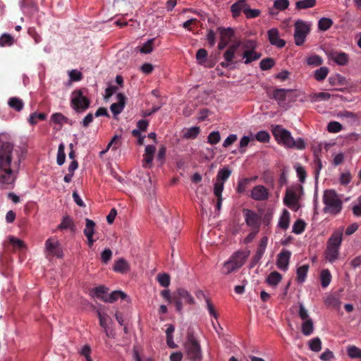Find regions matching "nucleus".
<instances>
[{
  "instance_id": "ea45409f",
  "label": "nucleus",
  "mask_w": 361,
  "mask_h": 361,
  "mask_svg": "<svg viewBox=\"0 0 361 361\" xmlns=\"http://www.w3.org/2000/svg\"><path fill=\"white\" fill-rule=\"evenodd\" d=\"M238 269V267H235V264L229 259L225 262L221 269V272L224 274H229L231 272Z\"/></svg>"
},
{
  "instance_id": "774afa93",
  "label": "nucleus",
  "mask_w": 361,
  "mask_h": 361,
  "mask_svg": "<svg viewBox=\"0 0 361 361\" xmlns=\"http://www.w3.org/2000/svg\"><path fill=\"white\" fill-rule=\"evenodd\" d=\"M224 190V183L216 181L214 187V193L216 197H222V192Z\"/></svg>"
},
{
  "instance_id": "e2e57ef3",
  "label": "nucleus",
  "mask_w": 361,
  "mask_h": 361,
  "mask_svg": "<svg viewBox=\"0 0 361 361\" xmlns=\"http://www.w3.org/2000/svg\"><path fill=\"white\" fill-rule=\"evenodd\" d=\"M255 138L259 142H267L270 139V136L267 131L261 130L256 134Z\"/></svg>"
},
{
  "instance_id": "a211bd4d",
  "label": "nucleus",
  "mask_w": 361,
  "mask_h": 361,
  "mask_svg": "<svg viewBox=\"0 0 361 361\" xmlns=\"http://www.w3.org/2000/svg\"><path fill=\"white\" fill-rule=\"evenodd\" d=\"M248 4L247 0H238L231 6V11L234 18H237L240 15L243 11L245 13V11L247 9Z\"/></svg>"
},
{
  "instance_id": "f03ea898",
  "label": "nucleus",
  "mask_w": 361,
  "mask_h": 361,
  "mask_svg": "<svg viewBox=\"0 0 361 361\" xmlns=\"http://www.w3.org/2000/svg\"><path fill=\"white\" fill-rule=\"evenodd\" d=\"M343 241V228L335 231L329 237L324 252L325 258L331 263L338 259L339 250Z\"/></svg>"
},
{
  "instance_id": "603ef678",
  "label": "nucleus",
  "mask_w": 361,
  "mask_h": 361,
  "mask_svg": "<svg viewBox=\"0 0 361 361\" xmlns=\"http://www.w3.org/2000/svg\"><path fill=\"white\" fill-rule=\"evenodd\" d=\"M342 125L337 121H331L329 123L327 126V130L329 133H338L342 130Z\"/></svg>"
},
{
  "instance_id": "6e6552de",
  "label": "nucleus",
  "mask_w": 361,
  "mask_h": 361,
  "mask_svg": "<svg viewBox=\"0 0 361 361\" xmlns=\"http://www.w3.org/2000/svg\"><path fill=\"white\" fill-rule=\"evenodd\" d=\"M273 134L279 142L283 143L287 147L290 148L294 144V138L290 133L279 126L274 128Z\"/></svg>"
},
{
  "instance_id": "a18cd8bd",
  "label": "nucleus",
  "mask_w": 361,
  "mask_h": 361,
  "mask_svg": "<svg viewBox=\"0 0 361 361\" xmlns=\"http://www.w3.org/2000/svg\"><path fill=\"white\" fill-rule=\"evenodd\" d=\"M200 133V127L195 126L187 130L184 133V137L187 139H195Z\"/></svg>"
},
{
  "instance_id": "09e8293b",
  "label": "nucleus",
  "mask_w": 361,
  "mask_h": 361,
  "mask_svg": "<svg viewBox=\"0 0 361 361\" xmlns=\"http://www.w3.org/2000/svg\"><path fill=\"white\" fill-rule=\"evenodd\" d=\"M275 64L274 60L271 58H266L261 61L260 68L263 71L271 69Z\"/></svg>"
},
{
  "instance_id": "f704fd0d",
  "label": "nucleus",
  "mask_w": 361,
  "mask_h": 361,
  "mask_svg": "<svg viewBox=\"0 0 361 361\" xmlns=\"http://www.w3.org/2000/svg\"><path fill=\"white\" fill-rule=\"evenodd\" d=\"M231 174V171L227 167H224L218 171L216 181L224 183L229 178Z\"/></svg>"
},
{
  "instance_id": "2f4dec72",
  "label": "nucleus",
  "mask_w": 361,
  "mask_h": 361,
  "mask_svg": "<svg viewBox=\"0 0 361 361\" xmlns=\"http://www.w3.org/2000/svg\"><path fill=\"white\" fill-rule=\"evenodd\" d=\"M321 285L323 288H326L331 281V274L329 269H323L320 274Z\"/></svg>"
},
{
  "instance_id": "6ab92c4d",
  "label": "nucleus",
  "mask_w": 361,
  "mask_h": 361,
  "mask_svg": "<svg viewBox=\"0 0 361 361\" xmlns=\"http://www.w3.org/2000/svg\"><path fill=\"white\" fill-rule=\"evenodd\" d=\"M217 30L220 35V39L229 43L234 35L233 30L230 27L224 28L221 27H218Z\"/></svg>"
},
{
  "instance_id": "7ed1b4c3",
  "label": "nucleus",
  "mask_w": 361,
  "mask_h": 361,
  "mask_svg": "<svg viewBox=\"0 0 361 361\" xmlns=\"http://www.w3.org/2000/svg\"><path fill=\"white\" fill-rule=\"evenodd\" d=\"M324 212L337 214L341 212L343 202L334 190H326L323 194Z\"/></svg>"
},
{
  "instance_id": "3c124183",
  "label": "nucleus",
  "mask_w": 361,
  "mask_h": 361,
  "mask_svg": "<svg viewBox=\"0 0 361 361\" xmlns=\"http://www.w3.org/2000/svg\"><path fill=\"white\" fill-rule=\"evenodd\" d=\"M155 39H149L140 48V51L142 54H149L153 50V44Z\"/></svg>"
},
{
  "instance_id": "c756f323",
  "label": "nucleus",
  "mask_w": 361,
  "mask_h": 361,
  "mask_svg": "<svg viewBox=\"0 0 361 361\" xmlns=\"http://www.w3.org/2000/svg\"><path fill=\"white\" fill-rule=\"evenodd\" d=\"M291 91V90L276 89L273 92V98L279 102H285L286 99V94Z\"/></svg>"
},
{
  "instance_id": "5701e85b",
  "label": "nucleus",
  "mask_w": 361,
  "mask_h": 361,
  "mask_svg": "<svg viewBox=\"0 0 361 361\" xmlns=\"http://www.w3.org/2000/svg\"><path fill=\"white\" fill-rule=\"evenodd\" d=\"M262 56L260 53H257L254 50H246L244 51L243 57L245 59L244 63L245 64H249L251 62L259 59Z\"/></svg>"
},
{
  "instance_id": "a878e982",
  "label": "nucleus",
  "mask_w": 361,
  "mask_h": 361,
  "mask_svg": "<svg viewBox=\"0 0 361 361\" xmlns=\"http://www.w3.org/2000/svg\"><path fill=\"white\" fill-rule=\"evenodd\" d=\"M308 270H309V265L308 264H304V265L300 266V267H298L297 269V271H296V274H297L296 281L298 283H303L305 281L306 276H307V274L308 272Z\"/></svg>"
},
{
  "instance_id": "f257e3e1",
  "label": "nucleus",
  "mask_w": 361,
  "mask_h": 361,
  "mask_svg": "<svg viewBox=\"0 0 361 361\" xmlns=\"http://www.w3.org/2000/svg\"><path fill=\"white\" fill-rule=\"evenodd\" d=\"M21 161V155L8 142L0 145V189L13 187Z\"/></svg>"
},
{
  "instance_id": "423d86ee",
  "label": "nucleus",
  "mask_w": 361,
  "mask_h": 361,
  "mask_svg": "<svg viewBox=\"0 0 361 361\" xmlns=\"http://www.w3.org/2000/svg\"><path fill=\"white\" fill-rule=\"evenodd\" d=\"M172 301L175 305L177 312H181L183 309L182 301L189 305L195 304V300L191 294L184 288H178L172 294Z\"/></svg>"
},
{
  "instance_id": "2eb2a0df",
  "label": "nucleus",
  "mask_w": 361,
  "mask_h": 361,
  "mask_svg": "<svg viewBox=\"0 0 361 361\" xmlns=\"http://www.w3.org/2000/svg\"><path fill=\"white\" fill-rule=\"evenodd\" d=\"M116 98L117 102L113 103L110 106V109L114 116L121 114L123 111L126 105V97L124 96L123 94H117Z\"/></svg>"
},
{
  "instance_id": "9b49d317",
  "label": "nucleus",
  "mask_w": 361,
  "mask_h": 361,
  "mask_svg": "<svg viewBox=\"0 0 361 361\" xmlns=\"http://www.w3.org/2000/svg\"><path fill=\"white\" fill-rule=\"evenodd\" d=\"M45 248L49 255L56 256L57 257H61L63 256V252L60 247V244L57 240L53 238H49L45 242Z\"/></svg>"
},
{
  "instance_id": "c85d7f7f",
  "label": "nucleus",
  "mask_w": 361,
  "mask_h": 361,
  "mask_svg": "<svg viewBox=\"0 0 361 361\" xmlns=\"http://www.w3.org/2000/svg\"><path fill=\"white\" fill-rule=\"evenodd\" d=\"M108 290L109 288L105 287L104 286H99L95 288L93 290V292L96 298L104 302V299L106 298L107 295H109Z\"/></svg>"
},
{
  "instance_id": "20e7f679",
  "label": "nucleus",
  "mask_w": 361,
  "mask_h": 361,
  "mask_svg": "<svg viewBox=\"0 0 361 361\" xmlns=\"http://www.w3.org/2000/svg\"><path fill=\"white\" fill-rule=\"evenodd\" d=\"M184 345L187 356L190 361H200L202 360L200 344L195 337L193 331H188L187 339Z\"/></svg>"
},
{
  "instance_id": "cd10ccee",
  "label": "nucleus",
  "mask_w": 361,
  "mask_h": 361,
  "mask_svg": "<svg viewBox=\"0 0 361 361\" xmlns=\"http://www.w3.org/2000/svg\"><path fill=\"white\" fill-rule=\"evenodd\" d=\"M331 95L328 92H317L310 95V99L312 102H317L321 101H327L331 98Z\"/></svg>"
},
{
  "instance_id": "b1692460",
  "label": "nucleus",
  "mask_w": 361,
  "mask_h": 361,
  "mask_svg": "<svg viewBox=\"0 0 361 361\" xmlns=\"http://www.w3.org/2000/svg\"><path fill=\"white\" fill-rule=\"evenodd\" d=\"M331 59L340 66H344L348 61V56L344 52H334L331 54Z\"/></svg>"
},
{
  "instance_id": "5fc2aeb1",
  "label": "nucleus",
  "mask_w": 361,
  "mask_h": 361,
  "mask_svg": "<svg viewBox=\"0 0 361 361\" xmlns=\"http://www.w3.org/2000/svg\"><path fill=\"white\" fill-rule=\"evenodd\" d=\"M307 63L310 66H318L322 64L323 60L318 55H313L307 58Z\"/></svg>"
},
{
  "instance_id": "c9c22d12",
  "label": "nucleus",
  "mask_w": 361,
  "mask_h": 361,
  "mask_svg": "<svg viewBox=\"0 0 361 361\" xmlns=\"http://www.w3.org/2000/svg\"><path fill=\"white\" fill-rule=\"evenodd\" d=\"M95 223L89 219H85V228L83 231L84 235L86 237H90L94 233Z\"/></svg>"
},
{
  "instance_id": "ddd939ff",
  "label": "nucleus",
  "mask_w": 361,
  "mask_h": 361,
  "mask_svg": "<svg viewBox=\"0 0 361 361\" xmlns=\"http://www.w3.org/2000/svg\"><path fill=\"white\" fill-rule=\"evenodd\" d=\"M291 252L289 250H283L277 257L276 265L279 269L286 271L288 267Z\"/></svg>"
},
{
  "instance_id": "69168bd1",
  "label": "nucleus",
  "mask_w": 361,
  "mask_h": 361,
  "mask_svg": "<svg viewBox=\"0 0 361 361\" xmlns=\"http://www.w3.org/2000/svg\"><path fill=\"white\" fill-rule=\"evenodd\" d=\"M260 11L258 9H251L249 6L245 11V15L247 18H254L259 16Z\"/></svg>"
},
{
  "instance_id": "e433bc0d",
  "label": "nucleus",
  "mask_w": 361,
  "mask_h": 361,
  "mask_svg": "<svg viewBox=\"0 0 361 361\" xmlns=\"http://www.w3.org/2000/svg\"><path fill=\"white\" fill-rule=\"evenodd\" d=\"M58 228L60 230H64L68 228L73 230L74 224L72 219L68 216H64L62 219L61 223L58 226Z\"/></svg>"
},
{
  "instance_id": "0eeeda50",
  "label": "nucleus",
  "mask_w": 361,
  "mask_h": 361,
  "mask_svg": "<svg viewBox=\"0 0 361 361\" xmlns=\"http://www.w3.org/2000/svg\"><path fill=\"white\" fill-rule=\"evenodd\" d=\"M310 32V27L309 25L301 20H298L295 23V32L294 39L295 43L297 46H302L305 39L307 35Z\"/></svg>"
},
{
  "instance_id": "4be33fe9",
  "label": "nucleus",
  "mask_w": 361,
  "mask_h": 361,
  "mask_svg": "<svg viewBox=\"0 0 361 361\" xmlns=\"http://www.w3.org/2000/svg\"><path fill=\"white\" fill-rule=\"evenodd\" d=\"M240 44L238 42L233 44L231 45L228 49L224 54V58L227 61L233 62V59L235 58V53L239 47Z\"/></svg>"
},
{
  "instance_id": "6e6d98bb",
  "label": "nucleus",
  "mask_w": 361,
  "mask_h": 361,
  "mask_svg": "<svg viewBox=\"0 0 361 361\" xmlns=\"http://www.w3.org/2000/svg\"><path fill=\"white\" fill-rule=\"evenodd\" d=\"M46 118V114L44 113H33L30 115L29 122L31 125H35L39 120L43 121Z\"/></svg>"
},
{
  "instance_id": "f8f14e48",
  "label": "nucleus",
  "mask_w": 361,
  "mask_h": 361,
  "mask_svg": "<svg viewBox=\"0 0 361 361\" xmlns=\"http://www.w3.org/2000/svg\"><path fill=\"white\" fill-rule=\"evenodd\" d=\"M250 197L256 201H264L269 198V191L262 185H256L251 190Z\"/></svg>"
},
{
  "instance_id": "4d7b16f0",
  "label": "nucleus",
  "mask_w": 361,
  "mask_h": 361,
  "mask_svg": "<svg viewBox=\"0 0 361 361\" xmlns=\"http://www.w3.org/2000/svg\"><path fill=\"white\" fill-rule=\"evenodd\" d=\"M295 168L297 175L299 178L300 181L301 183H304L306 179V176H307V173H306V171H305V168L298 164L297 165H295Z\"/></svg>"
},
{
  "instance_id": "a19ab883",
  "label": "nucleus",
  "mask_w": 361,
  "mask_h": 361,
  "mask_svg": "<svg viewBox=\"0 0 361 361\" xmlns=\"http://www.w3.org/2000/svg\"><path fill=\"white\" fill-rule=\"evenodd\" d=\"M329 73V68L326 66L320 67L319 69L314 71V78L317 81H322L324 80Z\"/></svg>"
},
{
  "instance_id": "72a5a7b5",
  "label": "nucleus",
  "mask_w": 361,
  "mask_h": 361,
  "mask_svg": "<svg viewBox=\"0 0 361 361\" xmlns=\"http://www.w3.org/2000/svg\"><path fill=\"white\" fill-rule=\"evenodd\" d=\"M347 354L351 359H361V349L355 345L348 346Z\"/></svg>"
},
{
  "instance_id": "473e14b6",
  "label": "nucleus",
  "mask_w": 361,
  "mask_h": 361,
  "mask_svg": "<svg viewBox=\"0 0 361 361\" xmlns=\"http://www.w3.org/2000/svg\"><path fill=\"white\" fill-rule=\"evenodd\" d=\"M314 331V324L312 319H307L302 324V333L303 335L307 336L312 334Z\"/></svg>"
},
{
  "instance_id": "7c9ffc66",
  "label": "nucleus",
  "mask_w": 361,
  "mask_h": 361,
  "mask_svg": "<svg viewBox=\"0 0 361 361\" xmlns=\"http://www.w3.org/2000/svg\"><path fill=\"white\" fill-rule=\"evenodd\" d=\"M8 104L11 108L15 109L17 111H21L24 106L23 100L18 97L10 98Z\"/></svg>"
},
{
  "instance_id": "864d4df0",
  "label": "nucleus",
  "mask_w": 361,
  "mask_h": 361,
  "mask_svg": "<svg viewBox=\"0 0 361 361\" xmlns=\"http://www.w3.org/2000/svg\"><path fill=\"white\" fill-rule=\"evenodd\" d=\"M221 140V135L219 131H213L207 137V142L211 145H216Z\"/></svg>"
},
{
  "instance_id": "338daca9",
  "label": "nucleus",
  "mask_w": 361,
  "mask_h": 361,
  "mask_svg": "<svg viewBox=\"0 0 361 361\" xmlns=\"http://www.w3.org/2000/svg\"><path fill=\"white\" fill-rule=\"evenodd\" d=\"M112 257V252L110 249L106 248L101 254V259L104 264H107Z\"/></svg>"
},
{
  "instance_id": "0e129e2a",
  "label": "nucleus",
  "mask_w": 361,
  "mask_h": 361,
  "mask_svg": "<svg viewBox=\"0 0 361 361\" xmlns=\"http://www.w3.org/2000/svg\"><path fill=\"white\" fill-rule=\"evenodd\" d=\"M207 51L204 49H200L196 53V59L199 61V63L203 64L207 56Z\"/></svg>"
},
{
  "instance_id": "680f3d73",
  "label": "nucleus",
  "mask_w": 361,
  "mask_h": 361,
  "mask_svg": "<svg viewBox=\"0 0 361 361\" xmlns=\"http://www.w3.org/2000/svg\"><path fill=\"white\" fill-rule=\"evenodd\" d=\"M289 6L288 0H275L274 2V6L275 8L283 11L286 9Z\"/></svg>"
},
{
  "instance_id": "c03bdc74",
  "label": "nucleus",
  "mask_w": 361,
  "mask_h": 361,
  "mask_svg": "<svg viewBox=\"0 0 361 361\" xmlns=\"http://www.w3.org/2000/svg\"><path fill=\"white\" fill-rule=\"evenodd\" d=\"M14 43V38L9 34L4 33L0 37V47H10Z\"/></svg>"
},
{
  "instance_id": "052dcab7",
  "label": "nucleus",
  "mask_w": 361,
  "mask_h": 361,
  "mask_svg": "<svg viewBox=\"0 0 361 361\" xmlns=\"http://www.w3.org/2000/svg\"><path fill=\"white\" fill-rule=\"evenodd\" d=\"M264 253V251L261 250V249H257L255 255L252 257L251 262H250V267H254L262 259L263 255Z\"/></svg>"
},
{
  "instance_id": "de8ad7c7",
  "label": "nucleus",
  "mask_w": 361,
  "mask_h": 361,
  "mask_svg": "<svg viewBox=\"0 0 361 361\" xmlns=\"http://www.w3.org/2000/svg\"><path fill=\"white\" fill-rule=\"evenodd\" d=\"M64 149H65L64 145L63 143H61L59 146L58 153H57V159H56L57 164L59 166H61L65 162L66 154H65Z\"/></svg>"
},
{
  "instance_id": "f3484780",
  "label": "nucleus",
  "mask_w": 361,
  "mask_h": 361,
  "mask_svg": "<svg viewBox=\"0 0 361 361\" xmlns=\"http://www.w3.org/2000/svg\"><path fill=\"white\" fill-rule=\"evenodd\" d=\"M97 317L99 320V325L103 328L104 333L107 337H114V334L109 330L108 322L111 320V318L106 313H102L99 310L97 312Z\"/></svg>"
},
{
  "instance_id": "412c9836",
  "label": "nucleus",
  "mask_w": 361,
  "mask_h": 361,
  "mask_svg": "<svg viewBox=\"0 0 361 361\" xmlns=\"http://www.w3.org/2000/svg\"><path fill=\"white\" fill-rule=\"evenodd\" d=\"M282 275L276 271L271 272L266 279V282L271 286H276L281 281Z\"/></svg>"
},
{
  "instance_id": "aec40b11",
  "label": "nucleus",
  "mask_w": 361,
  "mask_h": 361,
  "mask_svg": "<svg viewBox=\"0 0 361 361\" xmlns=\"http://www.w3.org/2000/svg\"><path fill=\"white\" fill-rule=\"evenodd\" d=\"M130 269L129 264L123 258L117 260L114 266V271L121 274L126 273Z\"/></svg>"
},
{
  "instance_id": "393cba45",
  "label": "nucleus",
  "mask_w": 361,
  "mask_h": 361,
  "mask_svg": "<svg viewBox=\"0 0 361 361\" xmlns=\"http://www.w3.org/2000/svg\"><path fill=\"white\" fill-rule=\"evenodd\" d=\"M290 213L287 209H284L279 221V226L283 230H286L289 227Z\"/></svg>"
},
{
  "instance_id": "79ce46f5",
  "label": "nucleus",
  "mask_w": 361,
  "mask_h": 361,
  "mask_svg": "<svg viewBox=\"0 0 361 361\" xmlns=\"http://www.w3.org/2000/svg\"><path fill=\"white\" fill-rule=\"evenodd\" d=\"M309 348L314 352H319L322 350V341L319 338L316 337L309 341Z\"/></svg>"
},
{
  "instance_id": "dca6fc26",
  "label": "nucleus",
  "mask_w": 361,
  "mask_h": 361,
  "mask_svg": "<svg viewBox=\"0 0 361 361\" xmlns=\"http://www.w3.org/2000/svg\"><path fill=\"white\" fill-rule=\"evenodd\" d=\"M268 37L269 42L279 48H282L286 45V42L279 38V30L276 28H272L268 31Z\"/></svg>"
},
{
  "instance_id": "8fccbe9b",
  "label": "nucleus",
  "mask_w": 361,
  "mask_h": 361,
  "mask_svg": "<svg viewBox=\"0 0 361 361\" xmlns=\"http://www.w3.org/2000/svg\"><path fill=\"white\" fill-rule=\"evenodd\" d=\"M157 279L162 287L167 288L170 284V276L167 274H158Z\"/></svg>"
},
{
  "instance_id": "9d476101",
  "label": "nucleus",
  "mask_w": 361,
  "mask_h": 361,
  "mask_svg": "<svg viewBox=\"0 0 361 361\" xmlns=\"http://www.w3.org/2000/svg\"><path fill=\"white\" fill-rule=\"evenodd\" d=\"M283 202L287 207L294 211L298 209V197L294 190H286Z\"/></svg>"
},
{
  "instance_id": "13d9d810",
  "label": "nucleus",
  "mask_w": 361,
  "mask_h": 361,
  "mask_svg": "<svg viewBox=\"0 0 361 361\" xmlns=\"http://www.w3.org/2000/svg\"><path fill=\"white\" fill-rule=\"evenodd\" d=\"M9 241L11 245L14 247V248L22 250L25 247V245L24 242L17 238L13 236H11L9 238Z\"/></svg>"
},
{
  "instance_id": "4c0bfd02",
  "label": "nucleus",
  "mask_w": 361,
  "mask_h": 361,
  "mask_svg": "<svg viewBox=\"0 0 361 361\" xmlns=\"http://www.w3.org/2000/svg\"><path fill=\"white\" fill-rule=\"evenodd\" d=\"M251 181H252V179L248 178H245L240 180L238 181V187L236 189L237 192H238L240 194L244 193L247 190Z\"/></svg>"
},
{
  "instance_id": "49530a36",
  "label": "nucleus",
  "mask_w": 361,
  "mask_h": 361,
  "mask_svg": "<svg viewBox=\"0 0 361 361\" xmlns=\"http://www.w3.org/2000/svg\"><path fill=\"white\" fill-rule=\"evenodd\" d=\"M306 224L302 219H298L293 226V232L295 234L302 233L305 228Z\"/></svg>"
},
{
  "instance_id": "58836bf2",
  "label": "nucleus",
  "mask_w": 361,
  "mask_h": 361,
  "mask_svg": "<svg viewBox=\"0 0 361 361\" xmlns=\"http://www.w3.org/2000/svg\"><path fill=\"white\" fill-rule=\"evenodd\" d=\"M316 5V0H300L298 1L295 4L296 8L306 9L312 8Z\"/></svg>"
},
{
  "instance_id": "bf43d9fd",
  "label": "nucleus",
  "mask_w": 361,
  "mask_h": 361,
  "mask_svg": "<svg viewBox=\"0 0 361 361\" xmlns=\"http://www.w3.org/2000/svg\"><path fill=\"white\" fill-rule=\"evenodd\" d=\"M206 304H207V309L209 312V314L211 317H213L214 319H218V314L215 310V307L212 302V301L209 298H206Z\"/></svg>"
},
{
  "instance_id": "39448f33",
  "label": "nucleus",
  "mask_w": 361,
  "mask_h": 361,
  "mask_svg": "<svg viewBox=\"0 0 361 361\" xmlns=\"http://www.w3.org/2000/svg\"><path fill=\"white\" fill-rule=\"evenodd\" d=\"M71 102L77 113L84 112L90 104V99L83 94L82 90H75L73 92Z\"/></svg>"
},
{
  "instance_id": "4468645a",
  "label": "nucleus",
  "mask_w": 361,
  "mask_h": 361,
  "mask_svg": "<svg viewBox=\"0 0 361 361\" xmlns=\"http://www.w3.org/2000/svg\"><path fill=\"white\" fill-rule=\"evenodd\" d=\"M250 255V251H237L234 252L230 259L235 264V267L240 269L245 264Z\"/></svg>"
},
{
  "instance_id": "37998d69",
  "label": "nucleus",
  "mask_w": 361,
  "mask_h": 361,
  "mask_svg": "<svg viewBox=\"0 0 361 361\" xmlns=\"http://www.w3.org/2000/svg\"><path fill=\"white\" fill-rule=\"evenodd\" d=\"M333 25V21L329 18H322L318 22V27L322 31H326Z\"/></svg>"
},
{
  "instance_id": "bb28decb",
  "label": "nucleus",
  "mask_w": 361,
  "mask_h": 361,
  "mask_svg": "<svg viewBox=\"0 0 361 361\" xmlns=\"http://www.w3.org/2000/svg\"><path fill=\"white\" fill-rule=\"evenodd\" d=\"M119 298L125 300L127 298V295L121 290H115L107 295L106 298L104 299V302L112 303L116 301Z\"/></svg>"
},
{
  "instance_id": "1a4fd4ad",
  "label": "nucleus",
  "mask_w": 361,
  "mask_h": 361,
  "mask_svg": "<svg viewBox=\"0 0 361 361\" xmlns=\"http://www.w3.org/2000/svg\"><path fill=\"white\" fill-rule=\"evenodd\" d=\"M243 214L246 224L248 226L252 227V229H259L261 219L255 211L249 209H243Z\"/></svg>"
}]
</instances>
